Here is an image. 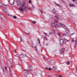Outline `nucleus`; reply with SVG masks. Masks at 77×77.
Instances as JSON below:
<instances>
[{
    "instance_id": "b1692460",
    "label": "nucleus",
    "mask_w": 77,
    "mask_h": 77,
    "mask_svg": "<svg viewBox=\"0 0 77 77\" xmlns=\"http://www.w3.org/2000/svg\"><path fill=\"white\" fill-rule=\"evenodd\" d=\"M37 46L36 45V46L35 47V49L36 50V51H37V53H38V51L37 50V48H36Z\"/></svg>"
},
{
    "instance_id": "79ce46f5",
    "label": "nucleus",
    "mask_w": 77,
    "mask_h": 77,
    "mask_svg": "<svg viewBox=\"0 0 77 77\" xmlns=\"http://www.w3.org/2000/svg\"><path fill=\"white\" fill-rule=\"evenodd\" d=\"M24 71H27H27H27V69H24Z\"/></svg>"
},
{
    "instance_id": "412c9836",
    "label": "nucleus",
    "mask_w": 77,
    "mask_h": 77,
    "mask_svg": "<svg viewBox=\"0 0 77 77\" xmlns=\"http://www.w3.org/2000/svg\"><path fill=\"white\" fill-rule=\"evenodd\" d=\"M53 67L54 68L52 69V70H53V71H55V70H56V68H55L54 66H53Z\"/></svg>"
},
{
    "instance_id": "37998d69",
    "label": "nucleus",
    "mask_w": 77,
    "mask_h": 77,
    "mask_svg": "<svg viewBox=\"0 0 77 77\" xmlns=\"http://www.w3.org/2000/svg\"><path fill=\"white\" fill-rule=\"evenodd\" d=\"M72 42H74V40H72Z\"/></svg>"
},
{
    "instance_id": "052dcab7",
    "label": "nucleus",
    "mask_w": 77,
    "mask_h": 77,
    "mask_svg": "<svg viewBox=\"0 0 77 77\" xmlns=\"http://www.w3.org/2000/svg\"><path fill=\"white\" fill-rule=\"evenodd\" d=\"M76 71H77V66H76Z\"/></svg>"
},
{
    "instance_id": "2f4dec72",
    "label": "nucleus",
    "mask_w": 77,
    "mask_h": 77,
    "mask_svg": "<svg viewBox=\"0 0 77 77\" xmlns=\"http://www.w3.org/2000/svg\"><path fill=\"white\" fill-rule=\"evenodd\" d=\"M25 32V33L26 34V35H27V36H29V33L26 32Z\"/></svg>"
},
{
    "instance_id": "4c0bfd02",
    "label": "nucleus",
    "mask_w": 77,
    "mask_h": 77,
    "mask_svg": "<svg viewBox=\"0 0 77 77\" xmlns=\"http://www.w3.org/2000/svg\"><path fill=\"white\" fill-rule=\"evenodd\" d=\"M29 3H32V1L29 0Z\"/></svg>"
},
{
    "instance_id": "680f3d73",
    "label": "nucleus",
    "mask_w": 77,
    "mask_h": 77,
    "mask_svg": "<svg viewBox=\"0 0 77 77\" xmlns=\"http://www.w3.org/2000/svg\"><path fill=\"white\" fill-rule=\"evenodd\" d=\"M32 47H33V48H34V47L33 46H32Z\"/></svg>"
},
{
    "instance_id": "6e6d98bb",
    "label": "nucleus",
    "mask_w": 77,
    "mask_h": 77,
    "mask_svg": "<svg viewBox=\"0 0 77 77\" xmlns=\"http://www.w3.org/2000/svg\"><path fill=\"white\" fill-rule=\"evenodd\" d=\"M5 69L6 70V69H7V68H6V67H5Z\"/></svg>"
},
{
    "instance_id": "aec40b11",
    "label": "nucleus",
    "mask_w": 77,
    "mask_h": 77,
    "mask_svg": "<svg viewBox=\"0 0 77 77\" xmlns=\"http://www.w3.org/2000/svg\"><path fill=\"white\" fill-rule=\"evenodd\" d=\"M53 32H52V33L49 32V34L51 35V34L52 33H55V30H53Z\"/></svg>"
},
{
    "instance_id": "6ab92c4d",
    "label": "nucleus",
    "mask_w": 77,
    "mask_h": 77,
    "mask_svg": "<svg viewBox=\"0 0 77 77\" xmlns=\"http://www.w3.org/2000/svg\"><path fill=\"white\" fill-rule=\"evenodd\" d=\"M68 35V34L66 33V34H64L63 35V36H67V35Z\"/></svg>"
},
{
    "instance_id": "4be33fe9",
    "label": "nucleus",
    "mask_w": 77,
    "mask_h": 77,
    "mask_svg": "<svg viewBox=\"0 0 77 77\" xmlns=\"http://www.w3.org/2000/svg\"><path fill=\"white\" fill-rule=\"evenodd\" d=\"M63 40L66 42H68V40L66 39V38H64Z\"/></svg>"
},
{
    "instance_id": "9b49d317",
    "label": "nucleus",
    "mask_w": 77,
    "mask_h": 77,
    "mask_svg": "<svg viewBox=\"0 0 77 77\" xmlns=\"http://www.w3.org/2000/svg\"><path fill=\"white\" fill-rule=\"evenodd\" d=\"M51 25L53 27H55V23L54 22H52Z\"/></svg>"
},
{
    "instance_id": "5fc2aeb1",
    "label": "nucleus",
    "mask_w": 77,
    "mask_h": 77,
    "mask_svg": "<svg viewBox=\"0 0 77 77\" xmlns=\"http://www.w3.org/2000/svg\"><path fill=\"white\" fill-rule=\"evenodd\" d=\"M74 24L75 25V26H76V24H75V23H74Z\"/></svg>"
},
{
    "instance_id": "7c9ffc66",
    "label": "nucleus",
    "mask_w": 77,
    "mask_h": 77,
    "mask_svg": "<svg viewBox=\"0 0 77 77\" xmlns=\"http://www.w3.org/2000/svg\"><path fill=\"white\" fill-rule=\"evenodd\" d=\"M5 14H6V15H9V13H7V12H5Z\"/></svg>"
},
{
    "instance_id": "a878e982",
    "label": "nucleus",
    "mask_w": 77,
    "mask_h": 77,
    "mask_svg": "<svg viewBox=\"0 0 77 77\" xmlns=\"http://www.w3.org/2000/svg\"><path fill=\"white\" fill-rule=\"evenodd\" d=\"M32 23H33V24H34L36 23V22L35 21H32Z\"/></svg>"
},
{
    "instance_id": "2eb2a0df",
    "label": "nucleus",
    "mask_w": 77,
    "mask_h": 77,
    "mask_svg": "<svg viewBox=\"0 0 77 77\" xmlns=\"http://www.w3.org/2000/svg\"><path fill=\"white\" fill-rule=\"evenodd\" d=\"M4 8H4V11L5 12H7V9L6 8V7Z\"/></svg>"
},
{
    "instance_id": "39448f33",
    "label": "nucleus",
    "mask_w": 77,
    "mask_h": 77,
    "mask_svg": "<svg viewBox=\"0 0 77 77\" xmlns=\"http://www.w3.org/2000/svg\"><path fill=\"white\" fill-rule=\"evenodd\" d=\"M55 18L57 19V20H60V16L59 15H57L55 16Z\"/></svg>"
},
{
    "instance_id": "e2e57ef3",
    "label": "nucleus",
    "mask_w": 77,
    "mask_h": 77,
    "mask_svg": "<svg viewBox=\"0 0 77 77\" xmlns=\"http://www.w3.org/2000/svg\"><path fill=\"white\" fill-rule=\"evenodd\" d=\"M46 57H44V58L45 59Z\"/></svg>"
},
{
    "instance_id": "de8ad7c7",
    "label": "nucleus",
    "mask_w": 77,
    "mask_h": 77,
    "mask_svg": "<svg viewBox=\"0 0 77 77\" xmlns=\"http://www.w3.org/2000/svg\"><path fill=\"white\" fill-rule=\"evenodd\" d=\"M45 34L46 36H47V33H45Z\"/></svg>"
},
{
    "instance_id": "3c124183",
    "label": "nucleus",
    "mask_w": 77,
    "mask_h": 77,
    "mask_svg": "<svg viewBox=\"0 0 77 77\" xmlns=\"http://www.w3.org/2000/svg\"><path fill=\"white\" fill-rule=\"evenodd\" d=\"M72 0V1H73V2H75L76 0Z\"/></svg>"
},
{
    "instance_id": "58836bf2",
    "label": "nucleus",
    "mask_w": 77,
    "mask_h": 77,
    "mask_svg": "<svg viewBox=\"0 0 77 77\" xmlns=\"http://www.w3.org/2000/svg\"><path fill=\"white\" fill-rule=\"evenodd\" d=\"M32 8H35V7H34V6H33V5H32Z\"/></svg>"
},
{
    "instance_id": "f257e3e1",
    "label": "nucleus",
    "mask_w": 77,
    "mask_h": 77,
    "mask_svg": "<svg viewBox=\"0 0 77 77\" xmlns=\"http://www.w3.org/2000/svg\"><path fill=\"white\" fill-rule=\"evenodd\" d=\"M17 5L18 6H20V5H22L20 8H19V9L21 12H23L24 11H28V7L26 6V2H23L21 3V1L20 0L17 1Z\"/></svg>"
},
{
    "instance_id": "4d7b16f0",
    "label": "nucleus",
    "mask_w": 77,
    "mask_h": 77,
    "mask_svg": "<svg viewBox=\"0 0 77 77\" xmlns=\"http://www.w3.org/2000/svg\"><path fill=\"white\" fill-rule=\"evenodd\" d=\"M3 70V72H4V69H3V68H2Z\"/></svg>"
},
{
    "instance_id": "9d476101",
    "label": "nucleus",
    "mask_w": 77,
    "mask_h": 77,
    "mask_svg": "<svg viewBox=\"0 0 77 77\" xmlns=\"http://www.w3.org/2000/svg\"><path fill=\"white\" fill-rule=\"evenodd\" d=\"M60 44H61V45H62V44H63V42H64L63 40L62 39H60Z\"/></svg>"
},
{
    "instance_id": "e433bc0d",
    "label": "nucleus",
    "mask_w": 77,
    "mask_h": 77,
    "mask_svg": "<svg viewBox=\"0 0 77 77\" xmlns=\"http://www.w3.org/2000/svg\"><path fill=\"white\" fill-rule=\"evenodd\" d=\"M45 40H48L47 38V37H45Z\"/></svg>"
},
{
    "instance_id": "c03bdc74",
    "label": "nucleus",
    "mask_w": 77,
    "mask_h": 77,
    "mask_svg": "<svg viewBox=\"0 0 77 77\" xmlns=\"http://www.w3.org/2000/svg\"><path fill=\"white\" fill-rule=\"evenodd\" d=\"M55 21L56 23H57V20H55Z\"/></svg>"
},
{
    "instance_id": "a18cd8bd",
    "label": "nucleus",
    "mask_w": 77,
    "mask_h": 77,
    "mask_svg": "<svg viewBox=\"0 0 77 77\" xmlns=\"http://www.w3.org/2000/svg\"><path fill=\"white\" fill-rule=\"evenodd\" d=\"M49 70H50V71H51V69H51V68H49Z\"/></svg>"
},
{
    "instance_id": "f8f14e48",
    "label": "nucleus",
    "mask_w": 77,
    "mask_h": 77,
    "mask_svg": "<svg viewBox=\"0 0 77 77\" xmlns=\"http://www.w3.org/2000/svg\"><path fill=\"white\" fill-rule=\"evenodd\" d=\"M53 12L54 14H56V11L55 10V9L54 8L53 11Z\"/></svg>"
},
{
    "instance_id": "f3484780",
    "label": "nucleus",
    "mask_w": 77,
    "mask_h": 77,
    "mask_svg": "<svg viewBox=\"0 0 77 77\" xmlns=\"http://www.w3.org/2000/svg\"><path fill=\"white\" fill-rule=\"evenodd\" d=\"M20 41L19 42V43H21V42H22V41H23V38H22V37H20Z\"/></svg>"
},
{
    "instance_id": "338daca9",
    "label": "nucleus",
    "mask_w": 77,
    "mask_h": 77,
    "mask_svg": "<svg viewBox=\"0 0 77 77\" xmlns=\"http://www.w3.org/2000/svg\"><path fill=\"white\" fill-rule=\"evenodd\" d=\"M68 41H69V40H68Z\"/></svg>"
},
{
    "instance_id": "72a5a7b5",
    "label": "nucleus",
    "mask_w": 77,
    "mask_h": 77,
    "mask_svg": "<svg viewBox=\"0 0 77 77\" xmlns=\"http://www.w3.org/2000/svg\"><path fill=\"white\" fill-rule=\"evenodd\" d=\"M8 16L10 17H12V15L9 14L8 15Z\"/></svg>"
},
{
    "instance_id": "bf43d9fd",
    "label": "nucleus",
    "mask_w": 77,
    "mask_h": 77,
    "mask_svg": "<svg viewBox=\"0 0 77 77\" xmlns=\"http://www.w3.org/2000/svg\"><path fill=\"white\" fill-rule=\"evenodd\" d=\"M9 70L10 71V67H9Z\"/></svg>"
},
{
    "instance_id": "ddd939ff",
    "label": "nucleus",
    "mask_w": 77,
    "mask_h": 77,
    "mask_svg": "<svg viewBox=\"0 0 77 77\" xmlns=\"http://www.w3.org/2000/svg\"><path fill=\"white\" fill-rule=\"evenodd\" d=\"M9 61L11 64H12L13 63V61H12V59H10L9 60Z\"/></svg>"
},
{
    "instance_id": "423d86ee",
    "label": "nucleus",
    "mask_w": 77,
    "mask_h": 77,
    "mask_svg": "<svg viewBox=\"0 0 77 77\" xmlns=\"http://www.w3.org/2000/svg\"><path fill=\"white\" fill-rule=\"evenodd\" d=\"M28 70L29 71H32V66H31V65L28 67Z\"/></svg>"
},
{
    "instance_id": "473e14b6",
    "label": "nucleus",
    "mask_w": 77,
    "mask_h": 77,
    "mask_svg": "<svg viewBox=\"0 0 77 77\" xmlns=\"http://www.w3.org/2000/svg\"><path fill=\"white\" fill-rule=\"evenodd\" d=\"M57 34L58 35H59V36H61V35H60V34L59 32H58Z\"/></svg>"
},
{
    "instance_id": "f03ea898",
    "label": "nucleus",
    "mask_w": 77,
    "mask_h": 77,
    "mask_svg": "<svg viewBox=\"0 0 77 77\" xmlns=\"http://www.w3.org/2000/svg\"><path fill=\"white\" fill-rule=\"evenodd\" d=\"M15 0H9V2L11 5H13L14 4Z\"/></svg>"
},
{
    "instance_id": "7ed1b4c3",
    "label": "nucleus",
    "mask_w": 77,
    "mask_h": 77,
    "mask_svg": "<svg viewBox=\"0 0 77 77\" xmlns=\"http://www.w3.org/2000/svg\"><path fill=\"white\" fill-rule=\"evenodd\" d=\"M59 51L60 54H61L62 53H64V52H65V48H63L60 49V50Z\"/></svg>"
},
{
    "instance_id": "69168bd1",
    "label": "nucleus",
    "mask_w": 77,
    "mask_h": 77,
    "mask_svg": "<svg viewBox=\"0 0 77 77\" xmlns=\"http://www.w3.org/2000/svg\"><path fill=\"white\" fill-rule=\"evenodd\" d=\"M69 56H70V57H71V56H70V55H69Z\"/></svg>"
},
{
    "instance_id": "6e6552de",
    "label": "nucleus",
    "mask_w": 77,
    "mask_h": 77,
    "mask_svg": "<svg viewBox=\"0 0 77 77\" xmlns=\"http://www.w3.org/2000/svg\"><path fill=\"white\" fill-rule=\"evenodd\" d=\"M5 16L3 14L0 15V19H4Z\"/></svg>"
},
{
    "instance_id": "cd10ccee",
    "label": "nucleus",
    "mask_w": 77,
    "mask_h": 77,
    "mask_svg": "<svg viewBox=\"0 0 77 77\" xmlns=\"http://www.w3.org/2000/svg\"><path fill=\"white\" fill-rule=\"evenodd\" d=\"M64 29L66 32V31H68V28H65Z\"/></svg>"
},
{
    "instance_id": "ea45409f",
    "label": "nucleus",
    "mask_w": 77,
    "mask_h": 77,
    "mask_svg": "<svg viewBox=\"0 0 77 77\" xmlns=\"http://www.w3.org/2000/svg\"><path fill=\"white\" fill-rule=\"evenodd\" d=\"M48 68H48V67H46V69H48H48H48Z\"/></svg>"
},
{
    "instance_id": "20e7f679",
    "label": "nucleus",
    "mask_w": 77,
    "mask_h": 77,
    "mask_svg": "<svg viewBox=\"0 0 77 77\" xmlns=\"http://www.w3.org/2000/svg\"><path fill=\"white\" fill-rule=\"evenodd\" d=\"M55 27H59V28H60L61 27L60 26V23H57V24H56L55 25Z\"/></svg>"
},
{
    "instance_id": "a211bd4d",
    "label": "nucleus",
    "mask_w": 77,
    "mask_h": 77,
    "mask_svg": "<svg viewBox=\"0 0 77 77\" xmlns=\"http://www.w3.org/2000/svg\"><path fill=\"white\" fill-rule=\"evenodd\" d=\"M27 74H29V73L27 72H25L24 74V75H25V76H26V77H27Z\"/></svg>"
},
{
    "instance_id": "774afa93",
    "label": "nucleus",
    "mask_w": 77,
    "mask_h": 77,
    "mask_svg": "<svg viewBox=\"0 0 77 77\" xmlns=\"http://www.w3.org/2000/svg\"><path fill=\"white\" fill-rule=\"evenodd\" d=\"M49 77H51V76H49Z\"/></svg>"
},
{
    "instance_id": "0eeeda50",
    "label": "nucleus",
    "mask_w": 77,
    "mask_h": 77,
    "mask_svg": "<svg viewBox=\"0 0 77 77\" xmlns=\"http://www.w3.org/2000/svg\"><path fill=\"white\" fill-rule=\"evenodd\" d=\"M0 6H2V7H6V5L0 2Z\"/></svg>"
},
{
    "instance_id": "5701e85b",
    "label": "nucleus",
    "mask_w": 77,
    "mask_h": 77,
    "mask_svg": "<svg viewBox=\"0 0 77 77\" xmlns=\"http://www.w3.org/2000/svg\"><path fill=\"white\" fill-rule=\"evenodd\" d=\"M39 10L40 12H41V14H42V9H39Z\"/></svg>"
},
{
    "instance_id": "1a4fd4ad",
    "label": "nucleus",
    "mask_w": 77,
    "mask_h": 77,
    "mask_svg": "<svg viewBox=\"0 0 77 77\" xmlns=\"http://www.w3.org/2000/svg\"><path fill=\"white\" fill-rule=\"evenodd\" d=\"M24 57H25V55H24V54H21L20 55V57L21 58H24Z\"/></svg>"
},
{
    "instance_id": "4468645a",
    "label": "nucleus",
    "mask_w": 77,
    "mask_h": 77,
    "mask_svg": "<svg viewBox=\"0 0 77 77\" xmlns=\"http://www.w3.org/2000/svg\"><path fill=\"white\" fill-rule=\"evenodd\" d=\"M69 6L70 7H75V5L73 4H70L69 5Z\"/></svg>"
},
{
    "instance_id": "864d4df0",
    "label": "nucleus",
    "mask_w": 77,
    "mask_h": 77,
    "mask_svg": "<svg viewBox=\"0 0 77 77\" xmlns=\"http://www.w3.org/2000/svg\"><path fill=\"white\" fill-rule=\"evenodd\" d=\"M66 64H67V65H68V62H66Z\"/></svg>"
},
{
    "instance_id": "09e8293b",
    "label": "nucleus",
    "mask_w": 77,
    "mask_h": 77,
    "mask_svg": "<svg viewBox=\"0 0 77 77\" xmlns=\"http://www.w3.org/2000/svg\"><path fill=\"white\" fill-rule=\"evenodd\" d=\"M29 10H31V11H32V10H33V9H30V8H29Z\"/></svg>"
},
{
    "instance_id": "f704fd0d",
    "label": "nucleus",
    "mask_w": 77,
    "mask_h": 77,
    "mask_svg": "<svg viewBox=\"0 0 77 77\" xmlns=\"http://www.w3.org/2000/svg\"><path fill=\"white\" fill-rule=\"evenodd\" d=\"M62 2H63L64 3H66V2H64V1L63 0H60Z\"/></svg>"
},
{
    "instance_id": "393cba45",
    "label": "nucleus",
    "mask_w": 77,
    "mask_h": 77,
    "mask_svg": "<svg viewBox=\"0 0 77 77\" xmlns=\"http://www.w3.org/2000/svg\"><path fill=\"white\" fill-rule=\"evenodd\" d=\"M70 63L71 62L69 61H68V65H69Z\"/></svg>"
},
{
    "instance_id": "49530a36",
    "label": "nucleus",
    "mask_w": 77,
    "mask_h": 77,
    "mask_svg": "<svg viewBox=\"0 0 77 77\" xmlns=\"http://www.w3.org/2000/svg\"><path fill=\"white\" fill-rule=\"evenodd\" d=\"M13 66V65H12L11 66V68H12V67Z\"/></svg>"
},
{
    "instance_id": "0e129e2a",
    "label": "nucleus",
    "mask_w": 77,
    "mask_h": 77,
    "mask_svg": "<svg viewBox=\"0 0 77 77\" xmlns=\"http://www.w3.org/2000/svg\"><path fill=\"white\" fill-rule=\"evenodd\" d=\"M16 55H17V56H18V55L16 54Z\"/></svg>"
},
{
    "instance_id": "a19ab883",
    "label": "nucleus",
    "mask_w": 77,
    "mask_h": 77,
    "mask_svg": "<svg viewBox=\"0 0 77 77\" xmlns=\"http://www.w3.org/2000/svg\"><path fill=\"white\" fill-rule=\"evenodd\" d=\"M38 42H39L40 44L41 45V44H40V42H39V38H38Z\"/></svg>"
},
{
    "instance_id": "603ef678",
    "label": "nucleus",
    "mask_w": 77,
    "mask_h": 77,
    "mask_svg": "<svg viewBox=\"0 0 77 77\" xmlns=\"http://www.w3.org/2000/svg\"><path fill=\"white\" fill-rule=\"evenodd\" d=\"M74 34H75V33H72L71 34V35H74Z\"/></svg>"
},
{
    "instance_id": "bb28decb",
    "label": "nucleus",
    "mask_w": 77,
    "mask_h": 77,
    "mask_svg": "<svg viewBox=\"0 0 77 77\" xmlns=\"http://www.w3.org/2000/svg\"><path fill=\"white\" fill-rule=\"evenodd\" d=\"M13 18H14V19H17V17L15 16H13Z\"/></svg>"
},
{
    "instance_id": "dca6fc26",
    "label": "nucleus",
    "mask_w": 77,
    "mask_h": 77,
    "mask_svg": "<svg viewBox=\"0 0 77 77\" xmlns=\"http://www.w3.org/2000/svg\"><path fill=\"white\" fill-rule=\"evenodd\" d=\"M60 27H61V26H62V27H65V25L63 23H60Z\"/></svg>"
},
{
    "instance_id": "c85d7f7f",
    "label": "nucleus",
    "mask_w": 77,
    "mask_h": 77,
    "mask_svg": "<svg viewBox=\"0 0 77 77\" xmlns=\"http://www.w3.org/2000/svg\"><path fill=\"white\" fill-rule=\"evenodd\" d=\"M48 62H51V60H50V59H49L48 60Z\"/></svg>"
},
{
    "instance_id": "c756f323",
    "label": "nucleus",
    "mask_w": 77,
    "mask_h": 77,
    "mask_svg": "<svg viewBox=\"0 0 77 77\" xmlns=\"http://www.w3.org/2000/svg\"><path fill=\"white\" fill-rule=\"evenodd\" d=\"M54 3H55V4H56V5H57L58 6L60 7V5L59 4H57L55 2H54Z\"/></svg>"
},
{
    "instance_id": "13d9d810",
    "label": "nucleus",
    "mask_w": 77,
    "mask_h": 77,
    "mask_svg": "<svg viewBox=\"0 0 77 77\" xmlns=\"http://www.w3.org/2000/svg\"><path fill=\"white\" fill-rule=\"evenodd\" d=\"M69 32V29L68 30V32Z\"/></svg>"
},
{
    "instance_id": "8fccbe9b",
    "label": "nucleus",
    "mask_w": 77,
    "mask_h": 77,
    "mask_svg": "<svg viewBox=\"0 0 77 77\" xmlns=\"http://www.w3.org/2000/svg\"><path fill=\"white\" fill-rule=\"evenodd\" d=\"M59 77H63V76H61L60 75H59Z\"/></svg>"
},
{
    "instance_id": "c9c22d12",
    "label": "nucleus",
    "mask_w": 77,
    "mask_h": 77,
    "mask_svg": "<svg viewBox=\"0 0 77 77\" xmlns=\"http://www.w3.org/2000/svg\"><path fill=\"white\" fill-rule=\"evenodd\" d=\"M13 51L14 53H16V49H14V50H13Z\"/></svg>"
}]
</instances>
